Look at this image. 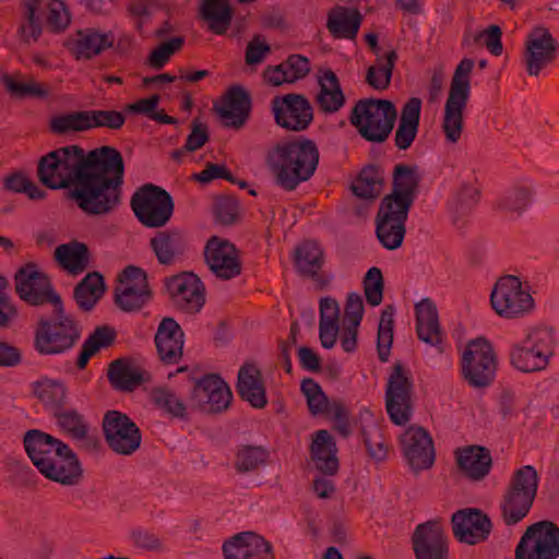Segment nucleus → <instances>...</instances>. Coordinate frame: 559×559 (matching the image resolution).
<instances>
[{"instance_id": "obj_28", "label": "nucleus", "mask_w": 559, "mask_h": 559, "mask_svg": "<svg viewBox=\"0 0 559 559\" xmlns=\"http://www.w3.org/2000/svg\"><path fill=\"white\" fill-rule=\"evenodd\" d=\"M155 344L160 359L176 364L182 355L183 332L173 318H164L155 334Z\"/></svg>"}, {"instance_id": "obj_24", "label": "nucleus", "mask_w": 559, "mask_h": 559, "mask_svg": "<svg viewBox=\"0 0 559 559\" xmlns=\"http://www.w3.org/2000/svg\"><path fill=\"white\" fill-rule=\"evenodd\" d=\"M558 51V46L551 34L537 27L527 40L526 67L530 75L537 76L540 70L550 63Z\"/></svg>"}, {"instance_id": "obj_62", "label": "nucleus", "mask_w": 559, "mask_h": 559, "mask_svg": "<svg viewBox=\"0 0 559 559\" xmlns=\"http://www.w3.org/2000/svg\"><path fill=\"white\" fill-rule=\"evenodd\" d=\"M103 346H105V325L97 326L95 332L84 342L76 361L78 368L84 369L90 358Z\"/></svg>"}, {"instance_id": "obj_54", "label": "nucleus", "mask_w": 559, "mask_h": 559, "mask_svg": "<svg viewBox=\"0 0 559 559\" xmlns=\"http://www.w3.org/2000/svg\"><path fill=\"white\" fill-rule=\"evenodd\" d=\"M381 189L379 173L373 167L362 169L357 180L353 183V192L362 199H376Z\"/></svg>"}, {"instance_id": "obj_33", "label": "nucleus", "mask_w": 559, "mask_h": 559, "mask_svg": "<svg viewBox=\"0 0 559 559\" xmlns=\"http://www.w3.org/2000/svg\"><path fill=\"white\" fill-rule=\"evenodd\" d=\"M318 82L317 102L319 107L325 112L340 110L345 103V96L336 74L330 69H323L319 73Z\"/></svg>"}, {"instance_id": "obj_45", "label": "nucleus", "mask_w": 559, "mask_h": 559, "mask_svg": "<svg viewBox=\"0 0 559 559\" xmlns=\"http://www.w3.org/2000/svg\"><path fill=\"white\" fill-rule=\"evenodd\" d=\"M159 263L170 264L183 253L185 240L179 231H159L151 240Z\"/></svg>"}, {"instance_id": "obj_40", "label": "nucleus", "mask_w": 559, "mask_h": 559, "mask_svg": "<svg viewBox=\"0 0 559 559\" xmlns=\"http://www.w3.org/2000/svg\"><path fill=\"white\" fill-rule=\"evenodd\" d=\"M314 464L321 472L332 475L336 472L338 462L334 439L326 430H319L311 444Z\"/></svg>"}, {"instance_id": "obj_9", "label": "nucleus", "mask_w": 559, "mask_h": 559, "mask_svg": "<svg viewBox=\"0 0 559 559\" xmlns=\"http://www.w3.org/2000/svg\"><path fill=\"white\" fill-rule=\"evenodd\" d=\"M537 487L538 476L533 466L525 465L514 474L511 488L502 503V514L508 525H513L526 516Z\"/></svg>"}, {"instance_id": "obj_13", "label": "nucleus", "mask_w": 559, "mask_h": 559, "mask_svg": "<svg viewBox=\"0 0 559 559\" xmlns=\"http://www.w3.org/2000/svg\"><path fill=\"white\" fill-rule=\"evenodd\" d=\"M491 305L499 316L514 317L532 308L533 298L522 288L518 277L508 275L497 282L491 293Z\"/></svg>"}, {"instance_id": "obj_43", "label": "nucleus", "mask_w": 559, "mask_h": 559, "mask_svg": "<svg viewBox=\"0 0 559 559\" xmlns=\"http://www.w3.org/2000/svg\"><path fill=\"white\" fill-rule=\"evenodd\" d=\"M44 12V0H27L17 28V36L25 45L37 43L43 33L39 14Z\"/></svg>"}, {"instance_id": "obj_1", "label": "nucleus", "mask_w": 559, "mask_h": 559, "mask_svg": "<svg viewBox=\"0 0 559 559\" xmlns=\"http://www.w3.org/2000/svg\"><path fill=\"white\" fill-rule=\"evenodd\" d=\"M37 177L52 190L74 187L70 195L84 212L105 213V145L87 153L75 144L53 150L39 158Z\"/></svg>"}, {"instance_id": "obj_23", "label": "nucleus", "mask_w": 559, "mask_h": 559, "mask_svg": "<svg viewBox=\"0 0 559 559\" xmlns=\"http://www.w3.org/2000/svg\"><path fill=\"white\" fill-rule=\"evenodd\" d=\"M452 528L456 538L473 545L489 535L491 523L481 511L468 508L452 515Z\"/></svg>"}, {"instance_id": "obj_63", "label": "nucleus", "mask_w": 559, "mask_h": 559, "mask_svg": "<svg viewBox=\"0 0 559 559\" xmlns=\"http://www.w3.org/2000/svg\"><path fill=\"white\" fill-rule=\"evenodd\" d=\"M183 38L180 36L173 37L159 46H157L150 55V63L154 68H163L170 56L181 48Z\"/></svg>"}, {"instance_id": "obj_5", "label": "nucleus", "mask_w": 559, "mask_h": 559, "mask_svg": "<svg viewBox=\"0 0 559 559\" xmlns=\"http://www.w3.org/2000/svg\"><path fill=\"white\" fill-rule=\"evenodd\" d=\"M555 338L550 328H534L525 332L522 340L509 346L511 365L522 372L544 370L554 355Z\"/></svg>"}, {"instance_id": "obj_36", "label": "nucleus", "mask_w": 559, "mask_h": 559, "mask_svg": "<svg viewBox=\"0 0 559 559\" xmlns=\"http://www.w3.org/2000/svg\"><path fill=\"white\" fill-rule=\"evenodd\" d=\"M309 71V60L304 56L293 55L285 62L267 68L264 79L273 85L294 83L305 78Z\"/></svg>"}, {"instance_id": "obj_15", "label": "nucleus", "mask_w": 559, "mask_h": 559, "mask_svg": "<svg viewBox=\"0 0 559 559\" xmlns=\"http://www.w3.org/2000/svg\"><path fill=\"white\" fill-rule=\"evenodd\" d=\"M145 273L135 266H128L118 278L115 289V301L124 311L142 308L150 299Z\"/></svg>"}, {"instance_id": "obj_29", "label": "nucleus", "mask_w": 559, "mask_h": 559, "mask_svg": "<svg viewBox=\"0 0 559 559\" xmlns=\"http://www.w3.org/2000/svg\"><path fill=\"white\" fill-rule=\"evenodd\" d=\"M103 126H105V110L71 111L53 117L49 123L50 131L58 135L83 132Z\"/></svg>"}, {"instance_id": "obj_41", "label": "nucleus", "mask_w": 559, "mask_h": 559, "mask_svg": "<svg viewBox=\"0 0 559 559\" xmlns=\"http://www.w3.org/2000/svg\"><path fill=\"white\" fill-rule=\"evenodd\" d=\"M459 467L471 478L479 479L486 476L491 466V457L487 450L480 447H468L456 453Z\"/></svg>"}, {"instance_id": "obj_30", "label": "nucleus", "mask_w": 559, "mask_h": 559, "mask_svg": "<svg viewBox=\"0 0 559 559\" xmlns=\"http://www.w3.org/2000/svg\"><path fill=\"white\" fill-rule=\"evenodd\" d=\"M53 258L62 270L76 276L90 267L91 253L84 242L72 240L59 245L55 249Z\"/></svg>"}, {"instance_id": "obj_37", "label": "nucleus", "mask_w": 559, "mask_h": 559, "mask_svg": "<svg viewBox=\"0 0 559 559\" xmlns=\"http://www.w3.org/2000/svg\"><path fill=\"white\" fill-rule=\"evenodd\" d=\"M124 163L119 151L107 145V212L121 202Z\"/></svg>"}, {"instance_id": "obj_49", "label": "nucleus", "mask_w": 559, "mask_h": 559, "mask_svg": "<svg viewBox=\"0 0 559 559\" xmlns=\"http://www.w3.org/2000/svg\"><path fill=\"white\" fill-rule=\"evenodd\" d=\"M105 45V35L92 29L78 32L76 38L71 43V51L76 59H90L98 55Z\"/></svg>"}, {"instance_id": "obj_55", "label": "nucleus", "mask_w": 559, "mask_h": 559, "mask_svg": "<svg viewBox=\"0 0 559 559\" xmlns=\"http://www.w3.org/2000/svg\"><path fill=\"white\" fill-rule=\"evenodd\" d=\"M45 10H47V24L52 32H62L69 26L71 22V15L63 1H44V11Z\"/></svg>"}, {"instance_id": "obj_11", "label": "nucleus", "mask_w": 559, "mask_h": 559, "mask_svg": "<svg viewBox=\"0 0 559 559\" xmlns=\"http://www.w3.org/2000/svg\"><path fill=\"white\" fill-rule=\"evenodd\" d=\"M518 559H556L559 556V528L550 522L531 525L515 549Z\"/></svg>"}, {"instance_id": "obj_64", "label": "nucleus", "mask_w": 559, "mask_h": 559, "mask_svg": "<svg viewBox=\"0 0 559 559\" xmlns=\"http://www.w3.org/2000/svg\"><path fill=\"white\" fill-rule=\"evenodd\" d=\"M270 52V45L261 40L260 36H254L247 45L246 63L248 66H258L264 61Z\"/></svg>"}, {"instance_id": "obj_7", "label": "nucleus", "mask_w": 559, "mask_h": 559, "mask_svg": "<svg viewBox=\"0 0 559 559\" xmlns=\"http://www.w3.org/2000/svg\"><path fill=\"white\" fill-rule=\"evenodd\" d=\"M396 111L389 100L365 99L356 104L350 121L372 142H383L393 129Z\"/></svg>"}, {"instance_id": "obj_38", "label": "nucleus", "mask_w": 559, "mask_h": 559, "mask_svg": "<svg viewBox=\"0 0 559 559\" xmlns=\"http://www.w3.org/2000/svg\"><path fill=\"white\" fill-rule=\"evenodd\" d=\"M150 374L123 359L112 361L107 368V379L119 390L133 391L146 382Z\"/></svg>"}, {"instance_id": "obj_51", "label": "nucleus", "mask_w": 559, "mask_h": 559, "mask_svg": "<svg viewBox=\"0 0 559 559\" xmlns=\"http://www.w3.org/2000/svg\"><path fill=\"white\" fill-rule=\"evenodd\" d=\"M53 417L56 418L58 427L71 438H82L85 436L88 424L76 409L64 408L63 406L53 413Z\"/></svg>"}, {"instance_id": "obj_50", "label": "nucleus", "mask_w": 559, "mask_h": 559, "mask_svg": "<svg viewBox=\"0 0 559 559\" xmlns=\"http://www.w3.org/2000/svg\"><path fill=\"white\" fill-rule=\"evenodd\" d=\"M395 60V51H389L383 56H378L377 63L371 66L367 71L368 83L377 90L386 88L392 78Z\"/></svg>"}, {"instance_id": "obj_4", "label": "nucleus", "mask_w": 559, "mask_h": 559, "mask_svg": "<svg viewBox=\"0 0 559 559\" xmlns=\"http://www.w3.org/2000/svg\"><path fill=\"white\" fill-rule=\"evenodd\" d=\"M52 312V318L41 316L35 329L34 347L41 355L61 354L81 338L80 323L66 312L63 302L55 307Z\"/></svg>"}, {"instance_id": "obj_14", "label": "nucleus", "mask_w": 559, "mask_h": 559, "mask_svg": "<svg viewBox=\"0 0 559 559\" xmlns=\"http://www.w3.org/2000/svg\"><path fill=\"white\" fill-rule=\"evenodd\" d=\"M496 364L490 344L485 340L472 341L462 357V370L474 386H485L492 379Z\"/></svg>"}, {"instance_id": "obj_20", "label": "nucleus", "mask_w": 559, "mask_h": 559, "mask_svg": "<svg viewBox=\"0 0 559 559\" xmlns=\"http://www.w3.org/2000/svg\"><path fill=\"white\" fill-rule=\"evenodd\" d=\"M403 453L415 471L429 468L435 461L432 439L421 427L411 426L400 436Z\"/></svg>"}, {"instance_id": "obj_17", "label": "nucleus", "mask_w": 559, "mask_h": 559, "mask_svg": "<svg viewBox=\"0 0 559 559\" xmlns=\"http://www.w3.org/2000/svg\"><path fill=\"white\" fill-rule=\"evenodd\" d=\"M413 547L417 559H447L448 539L443 525L437 520L417 525Z\"/></svg>"}, {"instance_id": "obj_47", "label": "nucleus", "mask_w": 559, "mask_h": 559, "mask_svg": "<svg viewBox=\"0 0 559 559\" xmlns=\"http://www.w3.org/2000/svg\"><path fill=\"white\" fill-rule=\"evenodd\" d=\"M201 15L216 34H224L231 22L233 11L225 0H203Z\"/></svg>"}, {"instance_id": "obj_19", "label": "nucleus", "mask_w": 559, "mask_h": 559, "mask_svg": "<svg viewBox=\"0 0 559 559\" xmlns=\"http://www.w3.org/2000/svg\"><path fill=\"white\" fill-rule=\"evenodd\" d=\"M273 112L277 124L294 131L304 130L312 120L310 104L296 94L274 98Z\"/></svg>"}, {"instance_id": "obj_46", "label": "nucleus", "mask_w": 559, "mask_h": 559, "mask_svg": "<svg viewBox=\"0 0 559 559\" xmlns=\"http://www.w3.org/2000/svg\"><path fill=\"white\" fill-rule=\"evenodd\" d=\"M360 23L361 15L357 10L337 7L329 14L328 28L338 37L354 38Z\"/></svg>"}, {"instance_id": "obj_61", "label": "nucleus", "mask_w": 559, "mask_h": 559, "mask_svg": "<svg viewBox=\"0 0 559 559\" xmlns=\"http://www.w3.org/2000/svg\"><path fill=\"white\" fill-rule=\"evenodd\" d=\"M364 285L367 301L371 306L380 305L383 296V280L381 271L378 267L368 270Z\"/></svg>"}, {"instance_id": "obj_58", "label": "nucleus", "mask_w": 559, "mask_h": 559, "mask_svg": "<svg viewBox=\"0 0 559 559\" xmlns=\"http://www.w3.org/2000/svg\"><path fill=\"white\" fill-rule=\"evenodd\" d=\"M531 203V192L527 188L515 187L509 190L500 201L503 211L521 214Z\"/></svg>"}, {"instance_id": "obj_60", "label": "nucleus", "mask_w": 559, "mask_h": 559, "mask_svg": "<svg viewBox=\"0 0 559 559\" xmlns=\"http://www.w3.org/2000/svg\"><path fill=\"white\" fill-rule=\"evenodd\" d=\"M266 452L260 447H245L237 455V468L239 472H250L266 461Z\"/></svg>"}, {"instance_id": "obj_6", "label": "nucleus", "mask_w": 559, "mask_h": 559, "mask_svg": "<svg viewBox=\"0 0 559 559\" xmlns=\"http://www.w3.org/2000/svg\"><path fill=\"white\" fill-rule=\"evenodd\" d=\"M474 61L464 58L456 67L444 105L442 128L448 141H459L463 130V111L471 96L469 74Z\"/></svg>"}, {"instance_id": "obj_53", "label": "nucleus", "mask_w": 559, "mask_h": 559, "mask_svg": "<svg viewBox=\"0 0 559 559\" xmlns=\"http://www.w3.org/2000/svg\"><path fill=\"white\" fill-rule=\"evenodd\" d=\"M301 391L307 400L308 407L313 415L328 414L332 405L321 386L312 379L301 382Z\"/></svg>"}, {"instance_id": "obj_56", "label": "nucleus", "mask_w": 559, "mask_h": 559, "mask_svg": "<svg viewBox=\"0 0 559 559\" xmlns=\"http://www.w3.org/2000/svg\"><path fill=\"white\" fill-rule=\"evenodd\" d=\"M151 397L156 406L165 409L174 416L182 417L186 413L183 402L168 389L155 388L151 392Z\"/></svg>"}, {"instance_id": "obj_27", "label": "nucleus", "mask_w": 559, "mask_h": 559, "mask_svg": "<svg viewBox=\"0 0 559 559\" xmlns=\"http://www.w3.org/2000/svg\"><path fill=\"white\" fill-rule=\"evenodd\" d=\"M23 443L28 457L38 471L44 467L50 456L68 450V444L38 429L26 431Z\"/></svg>"}, {"instance_id": "obj_21", "label": "nucleus", "mask_w": 559, "mask_h": 559, "mask_svg": "<svg viewBox=\"0 0 559 559\" xmlns=\"http://www.w3.org/2000/svg\"><path fill=\"white\" fill-rule=\"evenodd\" d=\"M229 386L216 374L204 376L194 385L192 397L204 411L222 412L231 400Z\"/></svg>"}, {"instance_id": "obj_22", "label": "nucleus", "mask_w": 559, "mask_h": 559, "mask_svg": "<svg viewBox=\"0 0 559 559\" xmlns=\"http://www.w3.org/2000/svg\"><path fill=\"white\" fill-rule=\"evenodd\" d=\"M167 289L174 302L189 312H198L204 304V288L200 278L192 273H182L167 282Z\"/></svg>"}, {"instance_id": "obj_42", "label": "nucleus", "mask_w": 559, "mask_h": 559, "mask_svg": "<svg viewBox=\"0 0 559 559\" xmlns=\"http://www.w3.org/2000/svg\"><path fill=\"white\" fill-rule=\"evenodd\" d=\"M104 289V276L99 272H91L74 287L73 298L82 311L88 312L99 301Z\"/></svg>"}, {"instance_id": "obj_26", "label": "nucleus", "mask_w": 559, "mask_h": 559, "mask_svg": "<svg viewBox=\"0 0 559 559\" xmlns=\"http://www.w3.org/2000/svg\"><path fill=\"white\" fill-rule=\"evenodd\" d=\"M39 472L46 478L67 486L78 484L82 477L78 456L69 447L68 450L59 451L57 455L50 456Z\"/></svg>"}, {"instance_id": "obj_10", "label": "nucleus", "mask_w": 559, "mask_h": 559, "mask_svg": "<svg viewBox=\"0 0 559 559\" xmlns=\"http://www.w3.org/2000/svg\"><path fill=\"white\" fill-rule=\"evenodd\" d=\"M15 292L21 300L33 307L50 304L53 308L62 304L49 276L29 262L20 267L14 276Z\"/></svg>"}, {"instance_id": "obj_35", "label": "nucleus", "mask_w": 559, "mask_h": 559, "mask_svg": "<svg viewBox=\"0 0 559 559\" xmlns=\"http://www.w3.org/2000/svg\"><path fill=\"white\" fill-rule=\"evenodd\" d=\"M364 316V300L357 293H352L347 297L345 306V319L341 333V345L343 349L350 353L356 347L357 329Z\"/></svg>"}, {"instance_id": "obj_8", "label": "nucleus", "mask_w": 559, "mask_h": 559, "mask_svg": "<svg viewBox=\"0 0 559 559\" xmlns=\"http://www.w3.org/2000/svg\"><path fill=\"white\" fill-rule=\"evenodd\" d=\"M131 207L140 223L157 228L166 225L171 217L174 201L163 188L145 183L133 193Z\"/></svg>"}, {"instance_id": "obj_16", "label": "nucleus", "mask_w": 559, "mask_h": 559, "mask_svg": "<svg viewBox=\"0 0 559 559\" xmlns=\"http://www.w3.org/2000/svg\"><path fill=\"white\" fill-rule=\"evenodd\" d=\"M140 444L141 433L138 426L127 415L107 411V447L116 453L129 455Z\"/></svg>"}, {"instance_id": "obj_39", "label": "nucleus", "mask_w": 559, "mask_h": 559, "mask_svg": "<svg viewBox=\"0 0 559 559\" xmlns=\"http://www.w3.org/2000/svg\"><path fill=\"white\" fill-rule=\"evenodd\" d=\"M238 392L252 406L261 408L266 404L264 384L259 370L251 364L242 366L238 372Z\"/></svg>"}, {"instance_id": "obj_31", "label": "nucleus", "mask_w": 559, "mask_h": 559, "mask_svg": "<svg viewBox=\"0 0 559 559\" xmlns=\"http://www.w3.org/2000/svg\"><path fill=\"white\" fill-rule=\"evenodd\" d=\"M250 109V99L247 92L240 86L229 90L217 111L228 126L241 127Z\"/></svg>"}, {"instance_id": "obj_25", "label": "nucleus", "mask_w": 559, "mask_h": 559, "mask_svg": "<svg viewBox=\"0 0 559 559\" xmlns=\"http://www.w3.org/2000/svg\"><path fill=\"white\" fill-rule=\"evenodd\" d=\"M271 545L252 532L234 536L223 546L226 559H274Z\"/></svg>"}, {"instance_id": "obj_59", "label": "nucleus", "mask_w": 559, "mask_h": 559, "mask_svg": "<svg viewBox=\"0 0 559 559\" xmlns=\"http://www.w3.org/2000/svg\"><path fill=\"white\" fill-rule=\"evenodd\" d=\"M4 83L8 91L19 98L26 96L41 98L47 96V91L33 79L20 82L12 78H5Z\"/></svg>"}, {"instance_id": "obj_34", "label": "nucleus", "mask_w": 559, "mask_h": 559, "mask_svg": "<svg viewBox=\"0 0 559 559\" xmlns=\"http://www.w3.org/2000/svg\"><path fill=\"white\" fill-rule=\"evenodd\" d=\"M421 100L412 97L403 107L395 132V144L400 150L408 148L418 132Z\"/></svg>"}, {"instance_id": "obj_3", "label": "nucleus", "mask_w": 559, "mask_h": 559, "mask_svg": "<svg viewBox=\"0 0 559 559\" xmlns=\"http://www.w3.org/2000/svg\"><path fill=\"white\" fill-rule=\"evenodd\" d=\"M319 152L309 140H293L277 143L267 154V164L276 183L294 190L307 181L316 171Z\"/></svg>"}, {"instance_id": "obj_52", "label": "nucleus", "mask_w": 559, "mask_h": 559, "mask_svg": "<svg viewBox=\"0 0 559 559\" xmlns=\"http://www.w3.org/2000/svg\"><path fill=\"white\" fill-rule=\"evenodd\" d=\"M478 200V190L474 186L465 185L455 195L451 205L455 226L460 228L464 218L471 213Z\"/></svg>"}, {"instance_id": "obj_2", "label": "nucleus", "mask_w": 559, "mask_h": 559, "mask_svg": "<svg viewBox=\"0 0 559 559\" xmlns=\"http://www.w3.org/2000/svg\"><path fill=\"white\" fill-rule=\"evenodd\" d=\"M419 179L417 167L404 164L395 166L393 192L383 199L377 218V236L389 250L400 248L403 242L405 222Z\"/></svg>"}, {"instance_id": "obj_12", "label": "nucleus", "mask_w": 559, "mask_h": 559, "mask_svg": "<svg viewBox=\"0 0 559 559\" xmlns=\"http://www.w3.org/2000/svg\"><path fill=\"white\" fill-rule=\"evenodd\" d=\"M413 383L408 372L397 364L385 392L386 411L391 420L399 426L409 421L413 414Z\"/></svg>"}, {"instance_id": "obj_57", "label": "nucleus", "mask_w": 559, "mask_h": 559, "mask_svg": "<svg viewBox=\"0 0 559 559\" xmlns=\"http://www.w3.org/2000/svg\"><path fill=\"white\" fill-rule=\"evenodd\" d=\"M151 397L156 406L165 409L174 416L182 417L186 413L183 402L168 389L155 388L151 392Z\"/></svg>"}, {"instance_id": "obj_32", "label": "nucleus", "mask_w": 559, "mask_h": 559, "mask_svg": "<svg viewBox=\"0 0 559 559\" xmlns=\"http://www.w3.org/2000/svg\"><path fill=\"white\" fill-rule=\"evenodd\" d=\"M415 310L418 337L423 342L438 347L441 343V334L436 306L430 299H423L416 305Z\"/></svg>"}, {"instance_id": "obj_48", "label": "nucleus", "mask_w": 559, "mask_h": 559, "mask_svg": "<svg viewBox=\"0 0 559 559\" xmlns=\"http://www.w3.org/2000/svg\"><path fill=\"white\" fill-rule=\"evenodd\" d=\"M295 263L305 275H316L323 265L322 250L316 241L307 240L296 249Z\"/></svg>"}, {"instance_id": "obj_18", "label": "nucleus", "mask_w": 559, "mask_h": 559, "mask_svg": "<svg viewBox=\"0 0 559 559\" xmlns=\"http://www.w3.org/2000/svg\"><path fill=\"white\" fill-rule=\"evenodd\" d=\"M206 264L217 277L229 280L240 273L238 251L233 243L216 236L209 239L204 249Z\"/></svg>"}, {"instance_id": "obj_44", "label": "nucleus", "mask_w": 559, "mask_h": 559, "mask_svg": "<svg viewBox=\"0 0 559 559\" xmlns=\"http://www.w3.org/2000/svg\"><path fill=\"white\" fill-rule=\"evenodd\" d=\"M32 392L52 413L67 404V388L59 380L41 378L32 383Z\"/></svg>"}]
</instances>
